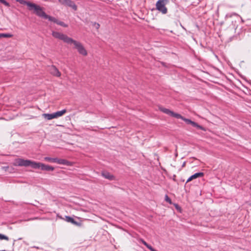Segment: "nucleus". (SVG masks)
Segmentation results:
<instances>
[{
    "instance_id": "4468645a",
    "label": "nucleus",
    "mask_w": 251,
    "mask_h": 251,
    "mask_svg": "<svg viewBox=\"0 0 251 251\" xmlns=\"http://www.w3.org/2000/svg\"><path fill=\"white\" fill-rule=\"evenodd\" d=\"M50 21L54 23H56V24L61 25L63 27H68V25L66 24H65L64 22L59 21L54 17H51V19Z\"/></svg>"
},
{
    "instance_id": "ddd939ff",
    "label": "nucleus",
    "mask_w": 251,
    "mask_h": 251,
    "mask_svg": "<svg viewBox=\"0 0 251 251\" xmlns=\"http://www.w3.org/2000/svg\"><path fill=\"white\" fill-rule=\"evenodd\" d=\"M26 5L28 6L29 10H34V11H35V10H38L37 8L39 6L38 5H37L34 3L30 2L29 1H27Z\"/></svg>"
},
{
    "instance_id": "1a4fd4ad",
    "label": "nucleus",
    "mask_w": 251,
    "mask_h": 251,
    "mask_svg": "<svg viewBox=\"0 0 251 251\" xmlns=\"http://www.w3.org/2000/svg\"><path fill=\"white\" fill-rule=\"evenodd\" d=\"M101 176L109 180H113L115 179L114 176L106 171H103L101 172Z\"/></svg>"
},
{
    "instance_id": "f3484780",
    "label": "nucleus",
    "mask_w": 251,
    "mask_h": 251,
    "mask_svg": "<svg viewBox=\"0 0 251 251\" xmlns=\"http://www.w3.org/2000/svg\"><path fill=\"white\" fill-rule=\"evenodd\" d=\"M141 242L151 251H157L153 248L150 245L148 244L146 241H145L143 239H141Z\"/></svg>"
},
{
    "instance_id": "cd10ccee",
    "label": "nucleus",
    "mask_w": 251,
    "mask_h": 251,
    "mask_svg": "<svg viewBox=\"0 0 251 251\" xmlns=\"http://www.w3.org/2000/svg\"><path fill=\"white\" fill-rule=\"evenodd\" d=\"M175 156H177V152H176V154H175Z\"/></svg>"
},
{
    "instance_id": "a211bd4d",
    "label": "nucleus",
    "mask_w": 251,
    "mask_h": 251,
    "mask_svg": "<svg viewBox=\"0 0 251 251\" xmlns=\"http://www.w3.org/2000/svg\"><path fill=\"white\" fill-rule=\"evenodd\" d=\"M56 158H51L50 157H45L44 158V160L50 162H56Z\"/></svg>"
},
{
    "instance_id": "39448f33",
    "label": "nucleus",
    "mask_w": 251,
    "mask_h": 251,
    "mask_svg": "<svg viewBox=\"0 0 251 251\" xmlns=\"http://www.w3.org/2000/svg\"><path fill=\"white\" fill-rule=\"evenodd\" d=\"M52 35L54 38L60 39L68 44L70 43V42L72 41L71 38L65 34L57 31H52Z\"/></svg>"
},
{
    "instance_id": "2eb2a0df",
    "label": "nucleus",
    "mask_w": 251,
    "mask_h": 251,
    "mask_svg": "<svg viewBox=\"0 0 251 251\" xmlns=\"http://www.w3.org/2000/svg\"><path fill=\"white\" fill-rule=\"evenodd\" d=\"M43 117L45 118L46 119H47L48 120H51L52 119L56 118L55 116H54V113H51V114H43L42 115Z\"/></svg>"
},
{
    "instance_id": "f03ea898",
    "label": "nucleus",
    "mask_w": 251,
    "mask_h": 251,
    "mask_svg": "<svg viewBox=\"0 0 251 251\" xmlns=\"http://www.w3.org/2000/svg\"><path fill=\"white\" fill-rule=\"evenodd\" d=\"M160 110L162 112H163L172 117H175L176 119H180L182 120L187 124L191 125L193 127H197L199 129H200L202 130H204V131L205 130V129L204 127H203L199 125L197 123H196L194 121H192L190 119L185 118V117L181 116L180 114L175 113L174 111H171L169 109H167L166 108H163V107H160Z\"/></svg>"
},
{
    "instance_id": "7ed1b4c3",
    "label": "nucleus",
    "mask_w": 251,
    "mask_h": 251,
    "mask_svg": "<svg viewBox=\"0 0 251 251\" xmlns=\"http://www.w3.org/2000/svg\"><path fill=\"white\" fill-rule=\"evenodd\" d=\"M169 2V0H158L155 4L156 9L163 14H166L168 12L166 5Z\"/></svg>"
},
{
    "instance_id": "5701e85b",
    "label": "nucleus",
    "mask_w": 251,
    "mask_h": 251,
    "mask_svg": "<svg viewBox=\"0 0 251 251\" xmlns=\"http://www.w3.org/2000/svg\"><path fill=\"white\" fill-rule=\"evenodd\" d=\"M93 25L97 29H99L100 26V24L96 22H94L93 23Z\"/></svg>"
},
{
    "instance_id": "f257e3e1",
    "label": "nucleus",
    "mask_w": 251,
    "mask_h": 251,
    "mask_svg": "<svg viewBox=\"0 0 251 251\" xmlns=\"http://www.w3.org/2000/svg\"><path fill=\"white\" fill-rule=\"evenodd\" d=\"M15 165L25 167L30 166L33 169L40 168L42 171H46L48 172L53 171L54 170V168L51 166L46 165L40 162H36L30 160H25L22 158H18L16 159Z\"/></svg>"
},
{
    "instance_id": "423d86ee",
    "label": "nucleus",
    "mask_w": 251,
    "mask_h": 251,
    "mask_svg": "<svg viewBox=\"0 0 251 251\" xmlns=\"http://www.w3.org/2000/svg\"><path fill=\"white\" fill-rule=\"evenodd\" d=\"M38 10H35L34 13L38 16L43 18L45 19H48L50 21L51 19V16L47 15L43 10V8L39 5L37 8Z\"/></svg>"
},
{
    "instance_id": "b1692460",
    "label": "nucleus",
    "mask_w": 251,
    "mask_h": 251,
    "mask_svg": "<svg viewBox=\"0 0 251 251\" xmlns=\"http://www.w3.org/2000/svg\"><path fill=\"white\" fill-rule=\"evenodd\" d=\"M17 1H19L21 4L25 5H26V3L27 2V1L24 0H17Z\"/></svg>"
},
{
    "instance_id": "9d476101",
    "label": "nucleus",
    "mask_w": 251,
    "mask_h": 251,
    "mask_svg": "<svg viewBox=\"0 0 251 251\" xmlns=\"http://www.w3.org/2000/svg\"><path fill=\"white\" fill-rule=\"evenodd\" d=\"M50 72L51 74L52 75L59 77L61 75V73L59 71V70L57 69V68L54 66L52 65L50 68Z\"/></svg>"
},
{
    "instance_id": "412c9836",
    "label": "nucleus",
    "mask_w": 251,
    "mask_h": 251,
    "mask_svg": "<svg viewBox=\"0 0 251 251\" xmlns=\"http://www.w3.org/2000/svg\"><path fill=\"white\" fill-rule=\"evenodd\" d=\"M165 200L168 203H169L170 204L172 203V201H171V199L168 197V196L167 195H165Z\"/></svg>"
},
{
    "instance_id": "aec40b11",
    "label": "nucleus",
    "mask_w": 251,
    "mask_h": 251,
    "mask_svg": "<svg viewBox=\"0 0 251 251\" xmlns=\"http://www.w3.org/2000/svg\"><path fill=\"white\" fill-rule=\"evenodd\" d=\"M0 240H9V238L6 235L0 233Z\"/></svg>"
},
{
    "instance_id": "dca6fc26",
    "label": "nucleus",
    "mask_w": 251,
    "mask_h": 251,
    "mask_svg": "<svg viewBox=\"0 0 251 251\" xmlns=\"http://www.w3.org/2000/svg\"><path fill=\"white\" fill-rule=\"evenodd\" d=\"M67 112L66 109H63L61 111H58L56 112H54V116H55L56 118H57L59 117H61L63 116L64 114H65Z\"/></svg>"
},
{
    "instance_id": "20e7f679",
    "label": "nucleus",
    "mask_w": 251,
    "mask_h": 251,
    "mask_svg": "<svg viewBox=\"0 0 251 251\" xmlns=\"http://www.w3.org/2000/svg\"><path fill=\"white\" fill-rule=\"evenodd\" d=\"M71 41L70 42L69 44H73L75 45V48L77 50L78 52L84 56H86L87 54V52L86 50L85 49L83 45L81 43L79 42H77L73 39H71Z\"/></svg>"
},
{
    "instance_id": "6ab92c4d",
    "label": "nucleus",
    "mask_w": 251,
    "mask_h": 251,
    "mask_svg": "<svg viewBox=\"0 0 251 251\" xmlns=\"http://www.w3.org/2000/svg\"><path fill=\"white\" fill-rule=\"evenodd\" d=\"M13 35L10 33H0V38H10L13 37Z\"/></svg>"
},
{
    "instance_id": "393cba45",
    "label": "nucleus",
    "mask_w": 251,
    "mask_h": 251,
    "mask_svg": "<svg viewBox=\"0 0 251 251\" xmlns=\"http://www.w3.org/2000/svg\"><path fill=\"white\" fill-rule=\"evenodd\" d=\"M176 209H178V208H180V207H179L178 205V204H176Z\"/></svg>"
},
{
    "instance_id": "c85d7f7f",
    "label": "nucleus",
    "mask_w": 251,
    "mask_h": 251,
    "mask_svg": "<svg viewBox=\"0 0 251 251\" xmlns=\"http://www.w3.org/2000/svg\"><path fill=\"white\" fill-rule=\"evenodd\" d=\"M3 1V0H0V2L1 3V2Z\"/></svg>"
},
{
    "instance_id": "bb28decb",
    "label": "nucleus",
    "mask_w": 251,
    "mask_h": 251,
    "mask_svg": "<svg viewBox=\"0 0 251 251\" xmlns=\"http://www.w3.org/2000/svg\"><path fill=\"white\" fill-rule=\"evenodd\" d=\"M33 248H36V249H39V247H36V246H34V247H33Z\"/></svg>"
},
{
    "instance_id": "4be33fe9",
    "label": "nucleus",
    "mask_w": 251,
    "mask_h": 251,
    "mask_svg": "<svg viewBox=\"0 0 251 251\" xmlns=\"http://www.w3.org/2000/svg\"><path fill=\"white\" fill-rule=\"evenodd\" d=\"M1 3L7 7H9L10 6L9 3L7 2L5 0H3V1L1 2Z\"/></svg>"
},
{
    "instance_id": "0eeeda50",
    "label": "nucleus",
    "mask_w": 251,
    "mask_h": 251,
    "mask_svg": "<svg viewBox=\"0 0 251 251\" xmlns=\"http://www.w3.org/2000/svg\"><path fill=\"white\" fill-rule=\"evenodd\" d=\"M59 2L63 5L72 8L74 10H77V6L75 2L71 0H58Z\"/></svg>"
},
{
    "instance_id": "6e6552de",
    "label": "nucleus",
    "mask_w": 251,
    "mask_h": 251,
    "mask_svg": "<svg viewBox=\"0 0 251 251\" xmlns=\"http://www.w3.org/2000/svg\"><path fill=\"white\" fill-rule=\"evenodd\" d=\"M65 221L68 223H71V224L77 226H81L82 225L81 222H77L75 221L73 218L69 216H65Z\"/></svg>"
},
{
    "instance_id": "a878e982",
    "label": "nucleus",
    "mask_w": 251,
    "mask_h": 251,
    "mask_svg": "<svg viewBox=\"0 0 251 251\" xmlns=\"http://www.w3.org/2000/svg\"><path fill=\"white\" fill-rule=\"evenodd\" d=\"M185 162H184L183 163V164H182V167H184V166H185Z\"/></svg>"
},
{
    "instance_id": "9b49d317",
    "label": "nucleus",
    "mask_w": 251,
    "mask_h": 251,
    "mask_svg": "<svg viewBox=\"0 0 251 251\" xmlns=\"http://www.w3.org/2000/svg\"><path fill=\"white\" fill-rule=\"evenodd\" d=\"M204 173L202 172H198L194 174V175H192L191 176H190L188 179H187L186 183L191 181V180L197 178L198 177H201L203 176Z\"/></svg>"
},
{
    "instance_id": "c756f323",
    "label": "nucleus",
    "mask_w": 251,
    "mask_h": 251,
    "mask_svg": "<svg viewBox=\"0 0 251 251\" xmlns=\"http://www.w3.org/2000/svg\"><path fill=\"white\" fill-rule=\"evenodd\" d=\"M250 205L251 206V203H250Z\"/></svg>"
},
{
    "instance_id": "f8f14e48",
    "label": "nucleus",
    "mask_w": 251,
    "mask_h": 251,
    "mask_svg": "<svg viewBox=\"0 0 251 251\" xmlns=\"http://www.w3.org/2000/svg\"><path fill=\"white\" fill-rule=\"evenodd\" d=\"M59 164H62V165H65L67 166H71L72 164V163L66 159H59L58 158H56V162Z\"/></svg>"
}]
</instances>
